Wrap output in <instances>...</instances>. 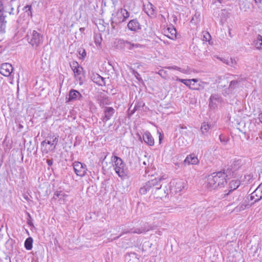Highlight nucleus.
I'll return each mask as SVG.
<instances>
[{
	"label": "nucleus",
	"mask_w": 262,
	"mask_h": 262,
	"mask_svg": "<svg viewBox=\"0 0 262 262\" xmlns=\"http://www.w3.org/2000/svg\"><path fill=\"white\" fill-rule=\"evenodd\" d=\"M229 58V57H228L227 58H219L220 60H221L223 63L229 66V64H231V63H229V61L228 60Z\"/></svg>",
	"instance_id": "48"
},
{
	"label": "nucleus",
	"mask_w": 262,
	"mask_h": 262,
	"mask_svg": "<svg viewBox=\"0 0 262 262\" xmlns=\"http://www.w3.org/2000/svg\"><path fill=\"white\" fill-rule=\"evenodd\" d=\"M28 43L34 49H37L43 42V35L36 30L28 32L26 36Z\"/></svg>",
	"instance_id": "6"
},
{
	"label": "nucleus",
	"mask_w": 262,
	"mask_h": 262,
	"mask_svg": "<svg viewBox=\"0 0 262 262\" xmlns=\"http://www.w3.org/2000/svg\"><path fill=\"white\" fill-rule=\"evenodd\" d=\"M246 208V205H244V204H241V205H239L237 206H236L234 209V212H240L242 210H244Z\"/></svg>",
	"instance_id": "39"
},
{
	"label": "nucleus",
	"mask_w": 262,
	"mask_h": 262,
	"mask_svg": "<svg viewBox=\"0 0 262 262\" xmlns=\"http://www.w3.org/2000/svg\"><path fill=\"white\" fill-rule=\"evenodd\" d=\"M247 179H248V180H250L251 179V176L250 174L249 175H247ZM245 178H246V176H245Z\"/></svg>",
	"instance_id": "56"
},
{
	"label": "nucleus",
	"mask_w": 262,
	"mask_h": 262,
	"mask_svg": "<svg viewBox=\"0 0 262 262\" xmlns=\"http://www.w3.org/2000/svg\"><path fill=\"white\" fill-rule=\"evenodd\" d=\"M241 185V182L238 180H232L229 184L228 189L224 191V196L225 198L230 194L234 190H236Z\"/></svg>",
	"instance_id": "13"
},
{
	"label": "nucleus",
	"mask_w": 262,
	"mask_h": 262,
	"mask_svg": "<svg viewBox=\"0 0 262 262\" xmlns=\"http://www.w3.org/2000/svg\"><path fill=\"white\" fill-rule=\"evenodd\" d=\"M116 47L117 49H124L126 47V45H128L127 48L129 50H132L134 48H138L139 46V44L132 43L130 41L125 40L123 39H119L115 42Z\"/></svg>",
	"instance_id": "12"
},
{
	"label": "nucleus",
	"mask_w": 262,
	"mask_h": 262,
	"mask_svg": "<svg viewBox=\"0 0 262 262\" xmlns=\"http://www.w3.org/2000/svg\"><path fill=\"white\" fill-rule=\"evenodd\" d=\"M158 234H159V235H161V231H159L158 232Z\"/></svg>",
	"instance_id": "61"
},
{
	"label": "nucleus",
	"mask_w": 262,
	"mask_h": 262,
	"mask_svg": "<svg viewBox=\"0 0 262 262\" xmlns=\"http://www.w3.org/2000/svg\"><path fill=\"white\" fill-rule=\"evenodd\" d=\"M143 139L145 143L149 146H153L155 144L154 139L152 136L148 131L145 132L143 135Z\"/></svg>",
	"instance_id": "19"
},
{
	"label": "nucleus",
	"mask_w": 262,
	"mask_h": 262,
	"mask_svg": "<svg viewBox=\"0 0 262 262\" xmlns=\"http://www.w3.org/2000/svg\"><path fill=\"white\" fill-rule=\"evenodd\" d=\"M174 187L176 192H180L184 188V182L182 180H178L176 182Z\"/></svg>",
	"instance_id": "32"
},
{
	"label": "nucleus",
	"mask_w": 262,
	"mask_h": 262,
	"mask_svg": "<svg viewBox=\"0 0 262 262\" xmlns=\"http://www.w3.org/2000/svg\"><path fill=\"white\" fill-rule=\"evenodd\" d=\"M70 65L72 70H73V69H76V68H78V67L80 66L79 64L75 61L71 62L70 63Z\"/></svg>",
	"instance_id": "44"
},
{
	"label": "nucleus",
	"mask_w": 262,
	"mask_h": 262,
	"mask_svg": "<svg viewBox=\"0 0 262 262\" xmlns=\"http://www.w3.org/2000/svg\"><path fill=\"white\" fill-rule=\"evenodd\" d=\"M19 127H21V128H22V127H23V126H22L21 125H19Z\"/></svg>",
	"instance_id": "64"
},
{
	"label": "nucleus",
	"mask_w": 262,
	"mask_h": 262,
	"mask_svg": "<svg viewBox=\"0 0 262 262\" xmlns=\"http://www.w3.org/2000/svg\"><path fill=\"white\" fill-rule=\"evenodd\" d=\"M94 42L97 47L101 46L102 37L100 34H96L94 35Z\"/></svg>",
	"instance_id": "33"
},
{
	"label": "nucleus",
	"mask_w": 262,
	"mask_h": 262,
	"mask_svg": "<svg viewBox=\"0 0 262 262\" xmlns=\"http://www.w3.org/2000/svg\"><path fill=\"white\" fill-rule=\"evenodd\" d=\"M213 127V125L210 124H209L207 122H203L201 125L200 130L202 135L204 136H207L209 130L212 129Z\"/></svg>",
	"instance_id": "18"
},
{
	"label": "nucleus",
	"mask_w": 262,
	"mask_h": 262,
	"mask_svg": "<svg viewBox=\"0 0 262 262\" xmlns=\"http://www.w3.org/2000/svg\"><path fill=\"white\" fill-rule=\"evenodd\" d=\"M13 3L9 2L8 5L6 6V12H8L10 15L14 14Z\"/></svg>",
	"instance_id": "35"
},
{
	"label": "nucleus",
	"mask_w": 262,
	"mask_h": 262,
	"mask_svg": "<svg viewBox=\"0 0 262 262\" xmlns=\"http://www.w3.org/2000/svg\"><path fill=\"white\" fill-rule=\"evenodd\" d=\"M181 128H186V126H185V127H182Z\"/></svg>",
	"instance_id": "63"
},
{
	"label": "nucleus",
	"mask_w": 262,
	"mask_h": 262,
	"mask_svg": "<svg viewBox=\"0 0 262 262\" xmlns=\"http://www.w3.org/2000/svg\"><path fill=\"white\" fill-rule=\"evenodd\" d=\"M200 85L195 84V83H191V86H197L199 88Z\"/></svg>",
	"instance_id": "54"
},
{
	"label": "nucleus",
	"mask_w": 262,
	"mask_h": 262,
	"mask_svg": "<svg viewBox=\"0 0 262 262\" xmlns=\"http://www.w3.org/2000/svg\"><path fill=\"white\" fill-rule=\"evenodd\" d=\"M5 9L3 2L0 0V13H4Z\"/></svg>",
	"instance_id": "49"
},
{
	"label": "nucleus",
	"mask_w": 262,
	"mask_h": 262,
	"mask_svg": "<svg viewBox=\"0 0 262 262\" xmlns=\"http://www.w3.org/2000/svg\"><path fill=\"white\" fill-rule=\"evenodd\" d=\"M189 80H190V83H191L192 82H193V83H196L199 81L198 79H189Z\"/></svg>",
	"instance_id": "51"
},
{
	"label": "nucleus",
	"mask_w": 262,
	"mask_h": 262,
	"mask_svg": "<svg viewBox=\"0 0 262 262\" xmlns=\"http://www.w3.org/2000/svg\"><path fill=\"white\" fill-rule=\"evenodd\" d=\"M143 164L144 165H145V166H146V165H147V163H146V162L145 161H144V162H143Z\"/></svg>",
	"instance_id": "58"
},
{
	"label": "nucleus",
	"mask_w": 262,
	"mask_h": 262,
	"mask_svg": "<svg viewBox=\"0 0 262 262\" xmlns=\"http://www.w3.org/2000/svg\"><path fill=\"white\" fill-rule=\"evenodd\" d=\"M166 68L169 70H175L184 73V70H182V68L176 66L167 67Z\"/></svg>",
	"instance_id": "42"
},
{
	"label": "nucleus",
	"mask_w": 262,
	"mask_h": 262,
	"mask_svg": "<svg viewBox=\"0 0 262 262\" xmlns=\"http://www.w3.org/2000/svg\"><path fill=\"white\" fill-rule=\"evenodd\" d=\"M219 139L220 142L224 145H225L227 144L229 141V138L223 134H221L219 136Z\"/></svg>",
	"instance_id": "34"
},
{
	"label": "nucleus",
	"mask_w": 262,
	"mask_h": 262,
	"mask_svg": "<svg viewBox=\"0 0 262 262\" xmlns=\"http://www.w3.org/2000/svg\"><path fill=\"white\" fill-rule=\"evenodd\" d=\"M255 47L256 49L261 50H262V36L260 35H258L257 37V39L255 40Z\"/></svg>",
	"instance_id": "31"
},
{
	"label": "nucleus",
	"mask_w": 262,
	"mask_h": 262,
	"mask_svg": "<svg viewBox=\"0 0 262 262\" xmlns=\"http://www.w3.org/2000/svg\"><path fill=\"white\" fill-rule=\"evenodd\" d=\"M158 74L163 78L166 79L168 77L167 72L162 69L159 71Z\"/></svg>",
	"instance_id": "37"
},
{
	"label": "nucleus",
	"mask_w": 262,
	"mask_h": 262,
	"mask_svg": "<svg viewBox=\"0 0 262 262\" xmlns=\"http://www.w3.org/2000/svg\"><path fill=\"white\" fill-rule=\"evenodd\" d=\"M162 140V136H161V134H160V136H159V142H160Z\"/></svg>",
	"instance_id": "57"
},
{
	"label": "nucleus",
	"mask_w": 262,
	"mask_h": 262,
	"mask_svg": "<svg viewBox=\"0 0 262 262\" xmlns=\"http://www.w3.org/2000/svg\"><path fill=\"white\" fill-rule=\"evenodd\" d=\"M28 218L27 219V224L30 227L34 226L31 215L29 213H28Z\"/></svg>",
	"instance_id": "45"
},
{
	"label": "nucleus",
	"mask_w": 262,
	"mask_h": 262,
	"mask_svg": "<svg viewBox=\"0 0 262 262\" xmlns=\"http://www.w3.org/2000/svg\"><path fill=\"white\" fill-rule=\"evenodd\" d=\"M97 102L101 108H104L105 105H110L111 104V101L109 97L103 93H100L97 98Z\"/></svg>",
	"instance_id": "14"
},
{
	"label": "nucleus",
	"mask_w": 262,
	"mask_h": 262,
	"mask_svg": "<svg viewBox=\"0 0 262 262\" xmlns=\"http://www.w3.org/2000/svg\"><path fill=\"white\" fill-rule=\"evenodd\" d=\"M13 70L12 66L9 63H4L1 65L0 73L4 76L7 77L11 75Z\"/></svg>",
	"instance_id": "15"
},
{
	"label": "nucleus",
	"mask_w": 262,
	"mask_h": 262,
	"mask_svg": "<svg viewBox=\"0 0 262 262\" xmlns=\"http://www.w3.org/2000/svg\"><path fill=\"white\" fill-rule=\"evenodd\" d=\"M165 35L171 39L173 40L177 38V31L173 26L168 27L165 31Z\"/></svg>",
	"instance_id": "22"
},
{
	"label": "nucleus",
	"mask_w": 262,
	"mask_h": 262,
	"mask_svg": "<svg viewBox=\"0 0 262 262\" xmlns=\"http://www.w3.org/2000/svg\"><path fill=\"white\" fill-rule=\"evenodd\" d=\"M143 105L144 103H143L142 102H137L133 110H130V108L128 109V115L132 116L137 110H138L139 108L143 107Z\"/></svg>",
	"instance_id": "28"
},
{
	"label": "nucleus",
	"mask_w": 262,
	"mask_h": 262,
	"mask_svg": "<svg viewBox=\"0 0 262 262\" xmlns=\"http://www.w3.org/2000/svg\"><path fill=\"white\" fill-rule=\"evenodd\" d=\"M198 162L199 160L194 154H190L187 156L184 161V163L185 164H187L188 165L196 164Z\"/></svg>",
	"instance_id": "20"
},
{
	"label": "nucleus",
	"mask_w": 262,
	"mask_h": 262,
	"mask_svg": "<svg viewBox=\"0 0 262 262\" xmlns=\"http://www.w3.org/2000/svg\"><path fill=\"white\" fill-rule=\"evenodd\" d=\"M243 80V79L241 78L238 80H232L229 85V89L233 90L238 87L239 83Z\"/></svg>",
	"instance_id": "26"
},
{
	"label": "nucleus",
	"mask_w": 262,
	"mask_h": 262,
	"mask_svg": "<svg viewBox=\"0 0 262 262\" xmlns=\"http://www.w3.org/2000/svg\"><path fill=\"white\" fill-rule=\"evenodd\" d=\"M59 140V136L54 134H49L45 140L41 142L42 152L48 154L50 151H54Z\"/></svg>",
	"instance_id": "2"
},
{
	"label": "nucleus",
	"mask_w": 262,
	"mask_h": 262,
	"mask_svg": "<svg viewBox=\"0 0 262 262\" xmlns=\"http://www.w3.org/2000/svg\"><path fill=\"white\" fill-rule=\"evenodd\" d=\"M132 73L135 76V77L136 78V79L139 81H142V78L140 76V75L139 74V73L137 72L136 70H134V69H132Z\"/></svg>",
	"instance_id": "40"
},
{
	"label": "nucleus",
	"mask_w": 262,
	"mask_h": 262,
	"mask_svg": "<svg viewBox=\"0 0 262 262\" xmlns=\"http://www.w3.org/2000/svg\"><path fill=\"white\" fill-rule=\"evenodd\" d=\"M68 195L66 194L62 191H57L54 194L53 198L56 199L57 198H59V200L62 199L63 201L65 198H67Z\"/></svg>",
	"instance_id": "29"
},
{
	"label": "nucleus",
	"mask_w": 262,
	"mask_h": 262,
	"mask_svg": "<svg viewBox=\"0 0 262 262\" xmlns=\"http://www.w3.org/2000/svg\"><path fill=\"white\" fill-rule=\"evenodd\" d=\"M203 40L204 41L209 42L211 39V35L208 32H203Z\"/></svg>",
	"instance_id": "38"
},
{
	"label": "nucleus",
	"mask_w": 262,
	"mask_h": 262,
	"mask_svg": "<svg viewBox=\"0 0 262 262\" xmlns=\"http://www.w3.org/2000/svg\"><path fill=\"white\" fill-rule=\"evenodd\" d=\"M6 25L0 24V34H4L6 32Z\"/></svg>",
	"instance_id": "46"
},
{
	"label": "nucleus",
	"mask_w": 262,
	"mask_h": 262,
	"mask_svg": "<svg viewBox=\"0 0 262 262\" xmlns=\"http://www.w3.org/2000/svg\"><path fill=\"white\" fill-rule=\"evenodd\" d=\"M227 175L224 171L212 173L207 178V188L210 190H212L224 187L227 183Z\"/></svg>",
	"instance_id": "1"
},
{
	"label": "nucleus",
	"mask_w": 262,
	"mask_h": 262,
	"mask_svg": "<svg viewBox=\"0 0 262 262\" xmlns=\"http://www.w3.org/2000/svg\"><path fill=\"white\" fill-rule=\"evenodd\" d=\"M121 236H120V234L119 236L114 237L113 240H117V239H118Z\"/></svg>",
	"instance_id": "55"
},
{
	"label": "nucleus",
	"mask_w": 262,
	"mask_h": 262,
	"mask_svg": "<svg viewBox=\"0 0 262 262\" xmlns=\"http://www.w3.org/2000/svg\"><path fill=\"white\" fill-rule=\"evenodd\" d=\"M176 80L177 81L181 82L184 83L186 86H188L189 88L190 89L195 90H199V88L197 86H191V83H190V80H189V79H180L178 77H177Z\"/></svg>",
	"instance_id": "24"
},
{
	"label": "nucleus",
	"mask_w": 262,
	"mask_h": 262,
	"mask_svg": "<svg viewBox=\"0 0 262 262\" xmlns=\"http://www.w3.org/2000/svg\"><path fill=\"white\" fill-rule=\"evenodd\" d=\"M129 17V13L125 9L120 8L113 13L111 18V25L113 29L119 24L126 21Z\"/></svg>",
	"instance_id": "4"
},
{
	"label": "nucleus",
	"mask_w": 262,
	"mask_h": 262,
	"mask_svg": "<svg viewBox=\"0 0 262 262\" xmlns=\"http://www.w3.org/2000/svg\"><path fill=\"white\" fill-rule=\"evenodd\" d=\"M26 9V12L27 13L28 15L32 16V6L31 5H27L24 8V10Z\"/></svg>",
	"instance_id": "43"
},
{
	"label": "nucleus",
	"mask_w": 262,
	"mask_h": 262,
	"mask_svg": "<svg viewBox=\"0 0 262 262\" xmlns=\"http://www.w3.org/2000/svg\"><path fill=\"white\" fill-rule=\"evenodd\" d=\"M222 101L223 99L221 95L218 94H212L209 99V107L212 110H214Z\"/></svg>",
	"instance_id": "10"
},
{
	"label": "nucleus",
	"mask_w": 262,
	"mask_h": 262,
	"mask_svg": "<svg viewBox=\"0 0 262 262\" xmlns=\"http://www.w3.org/2000/svg\"><path fill=\"white\" fill-rule=\"evenodd\" d=\"M19 7V6H18V7H17V14H18V13H19V10H18Z\"/></svg>",
	"instance_id": "60"
},
{
	"label": "nucleus",
	"mask_w": 262,
	"mask_h": 262,
	"mask_svg": "<svg viewBox=\"0 0 262 262\" xmlns=\"http://www.w3.org/2000/svg\"><path fill=\"white\" fill-rule=\"evenodd\" d=\"M145 13L148 15H154L155 13V10L154 9V6L150 3H148L146 7L145 8Z\"/></svg>",
	"instance_id": "25"
},
{
	"label": "nucleus",
	"mask_w": 262,
	"mask_h": 262,
	"mask_svg": "<svg viewBox=\"0 0 262 262\" xmlns=\"http://www.w3.org/2000/svg\"><path fill=\"white\" fill-rule=\"evenodd\" d=\"M228 60L229 61V63H231V64H229L230 66L234 67V66L236 64L235 60L232 58L231 57L229 58Z\"/></svg>",
	"instance_id": "47"
},
{
	"label": "nucleus",
	"mask_w": 262,
	"mask_h": 262,
	"mask_svg": "<svg viewBox=\"0 0 262 262\" xmlns=\"http://www.w3.org/2000/svg\"><path fill=\"white\" fill-rule=\"evenodd\" d=\"M262 198V191L260 189H256L251 194L250 199L254 201V202H257Z\"/></svg>",
	"instance_id": "21"
},
{
	"label": "nucleus",
	"mask_w": 262,
	"mask_h": 262,
	"mask_svg": "<svg viewBox=\"0 0 262 262\" xmlns=\"http://www.w3.org/2000/svg\"><path fill=\"white\" fill-rule=\"evenodd\" d=\"M103 108L104 115L102 116L101 120L104 123H106L113 116L115 113V110L111 106H105Z\"/></svg>",
	"instance_id": "11"
},
{
	"label": "nucleus",
	"mask_w": 262,
	"mask_h": 262,
	"mask_svg": "<svg viewBox=\"0 0 262 262\" xmlns=\"http://www.w3.org/2000/svg\"><path fill=\"white\" fill-rule=\"evenodd\" d=\"M73 166L75 173L77 176L83 177L86 174L87 168L85 164L75 161L73 163Z\"/></svg>",
	"instance_id": "8"
},
{
	"label": "nucleus",
	"mask_w": 262,
	"mask_h": 262,
	"mask_svg": "<svg viewBox=\"0 0 262 262\" xmlns=\"http://www.w3.org/2000/svg\"><path fill=\"white\" fill-rule=\"evenodd\" d=\"M6 15L4 14V13L0 14V24H5L6 25L7 20H6Z\"/></svg>",
	"instance_id": "41"
},
{
	"label": "nucleus",
	"mask_w": 262,
	"mask_h": 262,
	"mask_svg": "<svg viewBox=\"0 0 262 262\" xmlns=\"http://www.w3.org/2000/svg\"><path fill=\"white\" fill-rule=\"evenodd\" d=\"M162 179L161 178H155L147 182L145 184L140 188L139 192L141 194H145L148 191L156 193V191L162 188Z\"/></svg>",
	"instance_id": "3"
},
{
	"label": "nucleus",
	"mask_w": 262,
	"mask_h": 262,
	"mask_svg": "<svg viewBox=\"0 0 262 262\" xmlns=\"http://www.w3.org/2000/svg\"><path fill=\"white\" fill-rule=\"evenodd\" d=\"M33 242V240L31 237H29L25 241L24 246H25V248L27 250H30L32 249Z\"/></svg>",
	"instance_id": "30"
},
{
	"label": "nucleus",
	"mask_w": 262,
	"mask_h": 262,
	"mask_svg": "<svg viewBox=\"0 0 262 262\" xmlns=\"http://www.w3.org/2000/svg\"><path fill=\"white\" fill-rule=\"evenodd\" d=\"M258 118L261 123H262V113H260L258 115Z\"/></svg>",
	"instance_id": "52"
},
{
	"label": "nucleus",
	"mask_w": 262,
	"mask_h": 262,
	"mask_svg": "<svg viewBox=\"0 0 262 262\" xmlns=\"http://www.w3.org/2000/svg\"><path fill=\"white\" fill-rule=\"evenodd\" d=\"M46 162L49 166H51L53 163V160L52 159H47Z\"/></svg>",
	"instance_id": "50"
},
{
	"label": "nucleus",
	"mask_w": 262,
	"mask_h": 262,
	"mask_svg": "<svg viewBox=\"0 0 262 262\" xmlns=\"http://www.w3.org/2000/svg\"><path fill=\"white\" fill-rule=\"evenodd\" d=\"M16 0H11L9 2L10 3H12L13 4V3Z\"/></svg>",
	"instance_id": "59"
},
{
	"label": "nucleus",
	"mask_w": 262,
	"mask_h": 262,
	"mask_svg": "<svg viewBox=\"0 0 262 262\" xmlns=\"http://www.w3.org/2000/svg\"><path fill=\"white\" fill-rule=\"evenodd\" d=\"M72 71L74 73L75 77L77 78H78L80 80L81 79V75H82L83 71V68L79 66L78 68H76V69H73Z\"/></svg>",
	"instance_id": "27"
},
{
	"label": "nucleus",
	"mask_w": 262,
	"mask_h": 262,
	"mask_svg": "<svg viewBox=\"0 0 262 262\" xmlns=\"http://www.w3.org/2000/svg\"><path fill=\"white\" fill-rule=\"evenodd\" d=\"M78 52L79 55V59L83 60L86 56L85 50L83 48H80L79 49Z\"/></svg>",
	"instance_id": "36"
},
{
	"label": "nucleus",
	"mask_w": 262,
	"mask_h": 262,
	"mask_svg": "<svg viewBox=\"0 0 262 262\" xmlns=\"http://www.w3.org/2000/svg\"><path fill=\"white\" fill-rule=\"evenodd\" d=\"M92 81L99 86H105L106 84L105 78L98 74H93L91 76Z\"/></svg>",
	"instance_id": "17"
},
{
	"label": "nucleus",
	"mask_w": 262,
	"mask_h": 262,
	"mask_svg": "<svg viewBox=\"0 0 262 262\" xmlns=\"http://www.w3.org/2000/svg\"><path fill=\"white\" fill-rule=\"evenodd\" d=\"M243 162L242 159H235L232 162L231 167L233 171L238 170L243 165Z\"/></svg>",
	"instance_id": "23"
},
{
	"label": "nucleus",
	"mask_w": 262,
	"mask_h": 262,
	"mask_svg": "<svg viewBox=\"0 0 262 262\" xmlns=\"http://www.w3.org/2000/svg\"><path fill=\"white\" fill-rule=\"evenodd\" d=\"M82 30H83V28H81L80 29V30L81 31H82Z\"/></svg>",
	"instance_id": "62"
},
{
	"label": "nucleus",
	"mask_w": 262,
	"mask_h": 262,
	"mask_svg": "<svg viewBox=\"0 0 262 262\" xmlns=\"http://www.w3.org/2000/svg\"><path fill=\"white\" fill-rule=\"evenodd\" d=\"M256 4H260L261 3L262 0H254Z\"/></svg>",
	"instance_id": "53"
},
{
	"label": "nucleus",
	"mask_w": 262,
	"mask_h": 262,
	"mask_svg": "<svg viewBox=\"0 0 262 262\" xmlns=\"http://www.w3.org/2000/svg\"><path fill=\"white\" fill-rule=\"evenodd\" d=\"M82 98V95L78 91L74 89L70 91L68 101L70 102L77 100H81Z\"/></svg>",
	"instance_id": "16"
},
{
	"label": "nucleus",
	"mask_w": 262,
	"mask_h": 262,
	"mask_svg": "<svg viewBox=\"0 0 262 262\" xmlns=\"http://www.w3.org/2000/svg\"><path fill=\"white\" fill-rule=\"evenodd\" d=\"M112 161L114 163V169L118 176L123 180L127 178V169L122 159L118 156H113L112 157Z\"/></svg>",
	"instance_id": "5"
},
{
	"label": "nucleus",
	"mask_w": 262,
	"mask_h": 262,
	"mask_svg": "<svg viewBox=\"0 0 262 262\" xmlns=\"http://www.w3.org/2000/svg\"><path fill=\"white\" fill-rule=\"evenodd\" d=\"M143 26L136 18L130 20L127 25L128 30L133 33H139L142 30Z\"/></svg>",
	"instance_id": "9"
},
{
	"label": "nucleus",
	"mask_w": 262,
	"mask_h": 262,
	"mask_svg": "<svg viewBox=\"0 0 262 262\" xmlns=\"http://www.w3.org/2000/svg\"><path fill=\"white\" fill-rule=\"evenodd\" d=\"M154 226L149 225L148 223H145L141 225L140 227L138 228L134 227L129 230L124 229L120 234V236H122L123 234L127 233H137L139 234L146 232L150 230H154Z\"/></svg>",
	"instance_id": "7"
}]
</instances>
